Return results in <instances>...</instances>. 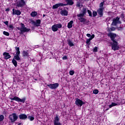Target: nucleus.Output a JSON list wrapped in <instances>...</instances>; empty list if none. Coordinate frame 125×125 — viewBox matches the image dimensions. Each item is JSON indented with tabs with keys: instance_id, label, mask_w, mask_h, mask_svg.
Returning <instances> with one entry per match:
<instances>
[{
	"instance_id": "obj_34",
	"label": "nucleus",
	"mask_w": 125,
	"mask_h": 125,
	"mask_svg": "<svg viewBox=\"0 0 125 125\" xmlns=\"http://www.w3.org/2000/svg\"><path fill=\"white\" fill-rule=\"evenodd\" d=\"M3 34L5 35V36H9V33L6 31H3Z\"/></svg>"
},
{
	"instance_id": "obj_30",
	"label": "nucleus",
	"mask_w": 125,
	"mask_h": 125,
	"mask_svg": "<svg viewBox=\"0 0 125 125\" xmlns=\"http://www.w3.org/2000/svg\"><path fill=\"white\" fill-rule=\"evenodd\" d=\"M76 6H77V7H83V6L82 5V4H81V2H78L77 3Z\"/></svg>"
},
{
	"instance_id": "obj_7",
	"label": "nucleus",
	"mask_w": 125,
	"mask_h": 125,
	"mask_svg": "<svg viewBox=\"0 0 125 125\" xmlns=\"http://www.w3.org/2000/svg\"><path fill=\"white\" fill-rule=\"evenodd\" d=\"M75 104L80 107H82L84 103L83 101L80 100V99H76Z\"/></svg>"
},
{
	"instance_id": "obj_16",
	"label": "nucleus",
	"mask_w": 125,
	"mask_h": 125,
	"mask_svg": "<svg viewBox=\"0 0 125 125\" xmlns=\"http://www.w3.org/2000/svg\"><path fill=\"white\" fill-rule=\"evenodd\" d=\"M98 14L100 16V17L103 15V8H100L97 11Z\"/></svg>"
},
{
	"instance_id": "obj_48",
	"label": "nucleus",
	"mask_w": 125,
	"mask_h": 125,
	"mask_svg": "<svg viewBox=\"0 0 125 125\" xmlns=\"http://www.w3.org/2000/svg\"><path fill=\"white\" fill-rule=\"evenodd\" d=\"M104 4V3L101 2L100 4V6H101V7L103 6Z\"/></svg>"
},
{
	"instance_id": "obj_27",
	"label": "nucleus",
	"mask_w": 125,
	"mask_h": 125,
	"mask_svg": "<svg viewBox=\"0 0 125 125\" xmlns=\"http://www.w3.org/2000/svg\"><path fill=\"white\" fill-rule=\"evenodd\" d=\"M82 13L85 15V14L86 13V8H83V10H82Z\"/></svg>"
},
{
	"instance_id": "obj_18",
	"label": "nucleus",
	"mask_w": 125,
	"mask_h": 125,
	"mask_svg": "<svg viewBox=\"0 0 125 125\" xmlns=\"http://www.w3.org/2000/svg\"><path fill=\"white\" fill-rule=\"evenodd\" d=\"M93 38H94V35H92L91 38L86 40V44L89 45V42H90L91 40H92V39Z\"/></svg>"
},
{
	"instance_id": "obj_24",
	"label": "nucleus",
	"mask_w": 125,
	"mask_h": 125,
	"mask_svg": "<svg viewBox=\"0 0 125 125\" xmlns=\"http://www.w3.org/2000/svg\"><path fill=\"white\" fill-rule=\"evenodd\" d=\"M12 62L14 65L15 67H16V66H17V62L14 59L12 60Z\"/></svg>"
},
{
	"instance_id": "obj_9",
	"label": "nucleus",
	"mask_w": 125,
	"mask_h": 125,
	"mask_svg": "<svg viewBox=\"0 0 125 125\" xmlns=\"http://www.w3.org/2000/svg\"><path fill=\"white\" fill-rule=\"evenodd\" d=\"M60 119L57 116L54 118V125H62L61 123L59 122Z\"/></svg>"
},
{
	"instance_id": "obj_28",
	"label": "nucleus",
	"mask_w": 125,
	"mask_h": 125,
	"mask_svg": "<svg viewBox=\"0 0 125 125\" xmlns=\"http://www.w3.org/2000/svg\"><path fill=\"white\" fill-rule=\"evenodd\" d=\"M68 43L69 44V45L70 46H74V43H73L71 42V40H69L68 41Z\"/></svg>"
},
{
	"instance_id": "obj_10",
	"label": "nucleus",
	"mask_w": 125,
	"mask_h": 125,
	"mask_svg": "<svg viewBox=\"0 0 125 125\" xmlns=\"http://www.w3.org/2000/svg\"><path fill=\"white\" fill-rule=\"evenodd\" d=\"M25 4V1H24V0H20L17 3V6L18 7H22V6H24Z\"/></svg>"
},
{
	"instance_id": "obj_45",
	"label": "nucleus",
	"mask_w": 125,
	"mask_h": 125,
	"mask_svg": "<svg viewBox=\"0 0 125 125\" xmlns=\"http://www.w3.org/2000/svg\"><path fill=\"white\" fill-rule=\"evenodd\" d=\"M3 23L5 24V25H8V21H4Z\"/></svg>"
},
{
	"instance_id": "obj_39",
	"label": "nucleus",
	"mask_w": 125,
	"mask_h": 125,
	"mask_svg": "<svg viewBox=\"0 0 125 125\" xmlns=\"http://www.w3.org/2000/svg\"><path fill=\"white\" fill-rule=\"evenodd\" d=\"M62 5L61 6H66V5H68V3L66 4H63V3H60Z\"/></svg>"
},
{
	"instance_id": "obj_51",
	"label": "nucleus",
	"mask_w": 125,
	"mask_h": 125,
	"mask_svg": "<svg viewBox=\"0 0 125 125\" xmlns=\"http://www.w3.org/2000/svg\"><path fill=\"white\" fill-rule=\"evenodd\" d=\"M7 10L9 11V9H8L6 10V11H7Z\"/></svg>"
},
{
	"instance_id": "obj_11",
	"label": "nucleus",
	"mask_w": 125,
	"mask_h": 125,
	"mask_svg": "<svg viewBox=\"0 0 125 125\" xmlns=\"http://www.w3.org/2000/svg\"><path fill=\"white\" fill-rule=\"evenodd\" d=\"M117 23H121V21H120V18L119 17H116L115 19L113 20L111 25H112V26H116Z\"/></svg>"
},
{
	"instance_id": "obj_46",
	"label": "nucleus",
	"mask_w": 125,
	"mask_h": 125,
	"mask_svg": "<svg viewBox=\"0 0 125 125\" xmlns=\"http://www.w3.org/2000/svg\"><path fill=\"white\" fill-rule=\"evenodd\" d=\"M9 28H10V29H13V25H9Z\"/></svg>"
},
{
	"instance_id": "obj_53",
	"label": "nucleus",
	"mask_w": 125,
	"mask_h": 125,
	"mask_svg": "<svg viewBox=\"0 0 125 125\" xmlns=\"http://www.w3.org/2000/svg\"><path fill=\"white\" fill-rule=\"evenodd\" d=\"M18 125H21V123L19 124Z\"/></svg>"
},
{
	"instance_id": "obj_32",
	"label": "nucleus",
	"mask_w": 125,
	"mask_h": 125,
	"mask_svg": "<svg viewBox=\"0 0 125 125\" xmlns=\"http://www.w3.org/2000/svg\"><path fill=\"white\" fill-rule=\"evenodd\" d=\"M28 119L30 120V121H34L35 118H34V117L33 116H29Z\"/></svg>"
},
{
	"instance_id": "obj_49",
	"label": "nucleus",
	"mask_w": 125,
	"mask_h": 125,
	"mask_svg": "<svg viewBox=\"0 0 125 125\" xmlns=\"http://www.w3.org/2000/svg\"><path fill=\"white\" fill-rule=\"evenodd\" d=\"M111 31H114L115 30V28L114 27H112L111 28Z\"/></svg>"
},
{
	"instance_id": "obj_23",
	"label": "nucleus",
	"mask_w": 125,
	"mask_h": 125,
	"mask_svg": "<svg viewBox=\"0 0 125 125\" xmlns=\"http://www.w3.org/2000/svg\"><path fill=\"white\" fill-rule=\"evenodd\" d=\"M83 16H84V15L83 13L79 14L77 15L78 19H80V18H83Z\"/></svg>"
},
{
	"instance_id": "obj_22",
	"label": "nucleus",
	"mask_w": 125,
	"mask_h": 125,
	"mask_svg": "<svg viewBox=\"0 0 125 125\" xmlns=\"http://www.w3.org/2000/svg\"><path fill=\"white\" fill-rule=\"evenodd\" d=\"M31 16H32V17H36V16H37V15H38V13L36 11H34L31 12V13L30 14Z\"/></svg>"
},
{
	"instance_id": "obj_4",
	"label": "nucleus",
	"mask_w": 125,
	"mask_h": 125,
	"mask_svg": "<svg viewBox=\"0 0 125 125\" xmlns=\"http://www.w3.org/2000/svg\"><path fill=\"white\" fill-rule=\"evenodd\" d=\"M111 45H112V49L114 50V51H116V50H119V45H118V42H110Z\"/></svg>"
},
{
	"instance_id": "obj_19",
	"label": "nucleus",
	"mask_w": 125,
	"mask_h": 125,
	"mask_svg": "<svg viewBox=\"0 0 125 125\" xmlns=\"http://www.w3.org/2000/svg\"><path fill=\"white\" fill-rule=\"evenodd\" d=\"M65 1L68 5H73L74 4V1H73V0H65Z\"/></svg>"
},
{
	"instance_id": "obj_2",
	"label": "nucleus",
	"mask_w": 125,
	"mask_h": 125,
	"mask_svg": "<svg viewBox=\"0 0 125 125\" xmlns=\"http://www.w3.org/2000/svg\"><path fill=\"white\" fill-rule=\"evenodd\" d=\"M108 37H109L113 42H117V34L113 33H110L107 34Z\"/></svg>"
},
{
	"instance_id": "obj_42",
	"label": "nucleus",
	"mask_w": 125,
	"mask_h": 125,
	"mask_svg": "<svg viewBox=\"0 0 125 125\" xmlns=\"http://www.w3.org/2000/svg\"><path fill=\"white\" fill-rule=\"evenodd\" d=\"M20 51L17 52H16V54L15 56H19V55H20Z\"/></svg>"
},
{
	"instance_id": "obj_37",
	"label": "nucleus",
	"mask_w": 125,
	"mask_h": 125,
	"mask_svg": "<svg viewBox=\"0 0 125 125\" xmlns=\"http://www.w3.org/2000/svg\"><path fill=\"white\" fill-rule=\"evenodd\" d=\"M98 92H99V91H98V90H94L93 91V93L94 94H98Z\"/></svg>"
},
{
	"instance_id": "obj_47",
	"label": "nucleus",
	"mask_w": 125,
	"mask_h": 125,
	"mask_svg": "<svg viewBox=\"0 0 125 125\" xmlns=\"http://www.w3.org/2000/svg\"><path fill=\"white\" fill-rule=\"evenodd\" d=\"M86 36L88 38H91V35L90 34H87Z\"/></svg>"
},
{
	"instance_id": "obj_5",
	"label": "nucleus",
	"mask_w": 125,
	"mask_h": 125,
	"mask_svg": "<svg viewBox=\"0 0 125 125\" xmlns=\"http://www.w3.org/2000/svg\"><path fill=\"white\" fill-rule=\"evenodd\" d=\"M58 28H62V24L61 23L53 25L52 26V30L53 32H57L58 31Z\"/></svg>"
},
{
	"instance_id": "obj_26",
	"label": "nucleus",
	"mask_w": 125,
	"mask_h": 125,
	"mask_svg": "<svg viewBox=\"0 0 125 125\" xmlns=\"http://www.w3.org/2000/svg\"><path fill=\"white\" fill-rule=\"evenodd\" d=\"M78 20H80V22H81V23H84V22L85 21V19L83 18H81L80 19H78Z\"/></svg>"
},
{
	"instance_id": "obj_50",
	"label": "nucleus",
	"mask_w": 125,
	"mask_h": 125,
	"mask_svg": "<svg viewBox=\"0 0 125 125\" xmlns=\"http://www.w3.org/2000/svg\"><path fill=\"white\" fill-rule=\"evenodd\" d=\"M121 16H122V17H124V14H121Z\"/></svg>"
},
{
	"instance_id": "obj_12",
	"label": "nucleus",
	"mask_w": 125,
	"mask_h": 125,
	"mask_svg": "<svg viewBox=\"0 0 125 125\" xmlns=\"http://www.w3.org/2000/svg\"><path fill=\"white\" fill-rule=\"evenodd\" d=\"M19 117L20 120H26L28 118V116L24 114H20Z\"/></svg>"
},
{
	"instance_id": "obj_52",
	"label": "nucleus",
	"mask_w": 125,
	"mask_h": 125,
	"mask_svg": "<svg viewBox=\"0 0 125 125\" xmlns=\"http://www.w3.org/2000/svg\"><path fill=\"white\" fill-rule=\"evenodd\" d=\"M45 16V15H43V17H44Z\"/></svg>"
},
{
	"instance_id": "obj_14",
	"label": "nucleus",
	"mask_w": 125,
	"mask_h": 125,
	"mask_svg": "<svg viewBox=\"0 0 125 125\" xmlns=\"http://www.w3.org/2000/svg\"><path fill=\"white\" fill-rule=\"evenodd\" d=\"M3 55L4 56V59H9L11 56L9 55V53L7 52H4L3 54Z\"/></svg>"
},
{
	"instance_id": "obj_36",
	"label": "nucleus",
	"mask_w": 125,
	"mask_h": 125,
	"mask_svg": "<svg viewBox=\"0 0 125 125\" xmlns=\"http://www.w3.org/2000/svg\"><path fill=\"white\" fill-rule=\"evenodd\" d=\"M96 15H97V12H96V11H93V17H95V16H96Z\"/></svg>"
},
{
	"instance_id": "obj_20",
	"label": "nucleus",
	"mask_w": 125,
	"mask_h": 125,
	"mask_svg": "<svg viewBox=\"0 0 125 125\" xmlns=\"http://www.w3.org/2000/svg\"><path fill=\"white\" fill-rule=\"evenodd\" d=\"M61 4L60 3L56 4L54 5L52 7L53 9H56L59 7V6H61Z\"/></svg>"
},
{
	"instance_id": "obj_25",
	"label": "nucleus",
	"mask_w": 125,
	"mask_h": 125,
	"mask_svg": "<svg viewBox=\"0 0 125 125\" xmlns=\"http://www.w3.org/2000/svg\"><path fill=\"white\" fill-rule=\"evenodd\" d=\"M118 105L117 104H116L115 103H112L111 104H110L109 105V108H112V107H114V106H117Z\"/></svg>"
},
{
	"instance_id": "obj_38",
	"label": "nucleus",
	"mask_w": 125,
	"mask_h": 125,
	"mask_svg": "<svg viewBox=\"0 0 125 125\" xmlns=\"http://www.w3.org/2000/svg\"><path fill=\"white\" fill-rule=\"evenodd\" d=\"M87 12L89 15V16H92V14L91 13V11H90L89 10H87Z\"/></svg>"
},
{
	"instance_id": "obj_21",
	"label": "nucleus",
	"mask_w": 125,
	"mask_h": 125,
	"mask_svg": "<svg viewBox=\"0 0 125 125\" xmlns=\"http://www.w3.org/2000/svg\"><path fill=\"white\" fill-rule=\"evenodd\" d=\"M73 23H74V21H71L67 25V27L68 29H71L72 27H73Z\"/></svg>"
},
{
	"instance_id": "obj_31",
	"label": "nucleus",
	"mask_w": 125,
	"mask_h": 125,
	"mask_svg": "<svg viewBox=\"0 0 125 125\" xmlns=\"http://www.w3.org/2000/svg\"><path fill=\"white\" fill-rule=\"evenodd\" d=\"M14 58L16 59V60H17L18 61L20 60V57L19 56H14Z\"/></svg>"
},
{
	"instance_id": "obj_15",
	"label": "nucleus",
	"mask_w": 125,
	"mask_h": 125,
	"mask_svg": "<svg viewBox=\"0 0 125 125\" xmlns=\"http://www.w3.org/2000/svg\"><path fill=\"white\" fill-rule=\"evenodd\" d=\"M22 55L23 57H29V56H30L29 51L24 50L22 52Z\"/></svg>"
},
{
	"instance_id": "obj_44",
	"label": "nucleus",
	"mask_w": 125,
	"mask_h": 125,
	"mask_svg": "<svg viewBox=\"0 0 125 125\" xmlns=\"http://www.w3.org/2000/svg\"><path fill=\"white\" fill-rule=\"evenodd\" d=\"M62 59L63 60H66L67 59V56H64L62 57Z\"/></svg>"
},
{
	"instance_id": "obj_41",
	"label": "nucleus",
	"mask_w": 125,
	"mask_h": 125,
	"mask_svg": "<svg viewBox=\"0 0 125 125\" xmlns=\"http://www.w3.org/2000/svg\"><path fill=\"white\" fill-rule=\"evenodd\" d=\"M36 22L40 25L41 24V20H38L36 21Z\"/></svg>"
},
{
	"instance_id": "obj_3",
	"label": "nucleus",
	"mask_w": 125,
	"mask_h": 125,
	"mask_svg": "<svg viewBox=\"0 0 125 125\" xmlns=\"http://www.w3.org/2000/svg\"><path fill=\"white\" fill-rule=\"evenodd\" d=\"M21 27L20 29L18 28V30H20L21 33L29 32L31 30L30 29L26 28L25 27V25H24V24L23 23H21Z\"/></svg>"
},
{
	"instance_id": "obj_43",
	"label": "nucleus",
	"mask_w": 125,
	"mask_h": 125,
	"mask_svg": "<svg viewBox=\"0 0 125 125\" xmlns=\"http://www.w3.org/2000/svg\"><path fill=\"white\" fill-rule=\"evenodd\" d=\"M16 50H17V52L20 51V48L19 47H16Z\"/></svg>"
},
{
	"instance_id": "obj_1",
	"label": "nucleus",
	"mask_w": 125,
	"mask_h": 125,
	"mask_svg": "<svg viewBox=\"0 0 125 125\" xmlns=\"http://www.w3.org/2000/svg\"><path fill=\"white\" fill-rule=\"evenodd\" d=\"M9 119L11 121V123H14V122H16L18 119V116L16 113H13L9 115Z\"/></svg>"
},
{
	"instance_id": "obj_35",
	"label": "nucleus",
	"mask_w": 125,
	"mask_h": 125,
	"mask_svg": "<svg viewBox=\"0 0 125 125\" xmlns=\"http://www.w3.org/2000/svg\"><path fill=\"white\" fill-rule=\"evenodd\" d=\"M74 74H75V71H74L73 70H71V71L69 72V74H70L71 76H73V75H74Z\"/></svg>"
},
{
	"instance_id": "obj_6",
	"label": "nucleus",
	"mask_w": 125,
	"mask_h": 125,
	"mask_svg": "<svg viewBox=\"0 0 125 125\" xmlns=\"http://www.w3.org/2000/svg\"><path fill=\"white\" fill-rule=\"evenodd\" d=\"M11 100H15V101H17L18 102H21V103H25V101L26 100V99L23 98L21 99L19 97L15 96L13 98H11Z\"/></svg>"
},
{
	"instance_id": "obj_13",
	"label": "nucleus",
	"mask_w": 125,
	"mask_h": 125,
	"mask_svg": "<svg viewBox=\"0 0 125 125\" xmlns=\"http://www.w3.org/2000/svg\"><path fill=\"white\" fill-rule=\"evenodd\" d=\"M12 11L13 15H20L21 14V12L19 10H15V9H13Z\"/></svg>"
},
{
	"instance_id": "obj_29",
	"label": "nucleus",
	"mask_w": 125,
	"mask_h": 125,
	"mask_svg": "<svg viewBox=\"0 0 125 125\" xmlns=\"http://www.w3.org/2000/svg\"><path fill=\"white\" fill-rule=\"evenodd\" d=\"M32 24L35 27H39V26H40L39 24H38L37 22L35 21H32Z\"/></svg>"
},
{
	"instance_id": "obj_40",
	"label": "nucleus",
	"mask_w": 125,
	"mask_h": 125,
	"mask_svg": "<svg viewBox=\"0 0 125 125\" xmlns=\"http://www.w3.org/2000/svg\"><path fill=\"white\" fill-rule=\"evenodd\" d=\"M97 49H98L97 47H95L94 48L93 51L94 52H97Z\"/></svg>"
},
{
	"instance_id": "obj_17",
	"label": "nucleus",
	"mask_w": 125,
	"mask_h": 125,
	"mask_svg": "<svg viewBox=\"0 0 125 125\" xmlns=\"http://www.w3.org/2000/svg\"><path fill=\"white\" fill-rule=\"evenodd\" d=\"M61 14L63 16H67L68 15V11L66 10H62L61 11Z\"/></svg>"
},
{
	"instance_id": "obj_33",
	"label": "nucleus",
	"mask_w": 125,
	"mask_h": 125,
	"mask_svg": "<svg viewBox=\"0 0 125 125\" xmlns=\"http://www.w3.org/2000/svg\"><path fill=\"white\" fill-rule=\"evenodd\" d=\"M3 119H4V117L3 115H0V122H2L3 121Z\"/></svg>"
},
{
	"instance_id": "obj_8",
	"label": "nucleus",
	"mask_w": 125,
	"mask_h": 125,
	"mask_svg": "<svg viewBox=\"0 0 125 125\" xmlns=\"http://www.w3.org/2000/svg\"><path fill=\"white\" fill-rule=\"evenodd\" d=\"M48 87L51 88V89H56L59 86V84L58 83H55L54 84H50L47 85Z\"/></svg>"
}]
</instances>
